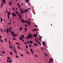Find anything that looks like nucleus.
<instances>
[{
	"mask_svg": "<svg viewBox=\"0 0 63 63\" xmlns=\"http://www.w3.org/2000/svg\"><path fill=\"white\" fill-rule=\"evenodd\" d=\"M26 10H25V9L23 10V11H24V12H25V13H26V12H28V11H29L27 9H26Z\"/></svg>",
	"mask_w": 63,
	"mask_h": 63,
	"instance_id": "0eeeda50",
	"label": "nucleus"
},
{
	"mask_svg": "<svg viewBox=\"0 0 63 63\" xmlns=\"http://www.w3.org/2000/svg\"><path fill=\"white\" fill-rule=\"evenodd\" d=\"M22 41H23V42H24V39H22Z\"/></svg>",
	"mask_w": 63,
	"mask_h": 63,
	"instance_id": "774afa93",
	"label": "nucleus"
},
{
	"mask_svg": "<svg viewBox=\"0 0 63 63\" xmlns=\"http://www.w3.org/2000/svg\"><path fill=\"white\" fill-rule=\"evenodd\" d=\"M19 17H21V15H20V14H18V15Z\"/></svg>",
	"mask_w": 63,
	"mask_h": 63,
	"instance_id": "4468645a",
	"label": "nucleus"
},
{
	"mask_svg": "<svg viewBox=\"0 0 63 63\" xmlns=\"http://www.w3.org/2000/svg\"><path fill=\"white\" fill-rule=\"evenodd\" d=\"M34 45L35 46H38V44H36V43H34Z\"/></svg>",
	"mask_w": 63,
	"mask_h": 63,
	"instance_id": "a878e982",
	"label": "nucleus"
},
{
	"mask_svg": "<svg viewBox=\"0 0 63 63\" xmlns=\"http://www.w3.org/2000/svg\"><path fill=\"white\" fill-rule=\"evenodd\" d=\"M11 4H12V1H10L9 3L10 6H11Z\"/></svg>",
	"mask_w": 63,
	"mask_h": 63,
	"instance_id": "393cba45",
	"label": "nucleus"
},
{
	"mask_svg": "<svg viewBox=\"0 0 63 63\" xmlns=\"http://www.w3.org/2000/svg\"><path fill=\"white\" fill-rule=\"evenodd\" d=\"M5 41L6 42H7V39H5Z\"/></svg>",
	"mask_w": 63,
	"mask_h": 63,
	"instance_id": "09e8293b",
	"label": "nucleus"
},
{
	"mask_svg": "<svg viewBox=\"0 0 63 63\" xmlns=\"http://www.w3.org/2000/svg\"><path fill=\"white\" fill-rule=\"evenodd\" d=\"M36 27H38V26L37 25H34Z\"/></svg>",
	"mask_w": 63,
	"mask_h": 63,
	"instance_id": "37998d69",
	"label": "nucleus"
},
{
	"mask_svg": "<svg viewBox=\"0 0 63 63\" xmlns=\"http://www.w3.org/2000/svg\"><path fill=\"white\" fill-rule=\"evenodd\" d=\"M16 43L17 44V45H18L19 44V43H18V42H16Z\"/></svg>",
	"mask_w": 63,
	"mask_h": 63,
	"instance_id": "e2e57ef3",
	"label": "nucleus"
},
{
	"mask_svg": "<svg viewBox=\"0 0 63 63\" xmlns=\"http://www.w3.org/2000/svg\"><path fill=\"white\" fill-rule=\"evenodd\" d=\"M10 15H11V12H9L7 13V16L8 17V18L9 20H10V16H9Z\"/></svg>",
	"mask_w": 63,
	"mask_h": 63,
	"instance_id": "7ed1b4c3",
	"label": "nucleus"
},
{
	"mask_svg": "<svg viewBox=\"0 0 63 63\" xmlns=\"http://www.w3.org/2000/svg\"><path fill=\"white\" fill-rule=\"evenodd\" d=\"M44 53L45 55H46V56H47V55L46 53L45 52Z\"/></svg>",
	"mask_w": 63,
	"mask_h": 63,
	"instance_id": "412c9836",
	"label": "nucleus"
},
{
	"mask_svg": "<svg viewBox=\"0 0 63 63\" xmlns=\"http://www.w3.org/2000/svg\"><path fill=\"white\" fill-rule=\"evenodd\" d=\"M15 13H16V15H18V14H19L18 13V12L16 11Z\"/></svg>",
	"mask_w": 63,
	"mask_h": 63,
	"instance_id": "a211bd4d",
	"label": "nucleus"
},
{
	"mask_svg": "<svg viewBox=\"0 0 63 63\" xmlns=\"http://www.w3.org/2000/svg\"><path fill=\"white\" fill-rule=\"evenodd\" d=\"M29 46L30 47H31V45L30 44L29 45Z\"/></svg>",
	"mask_w": 63,
	"mask_h": 63,
	"instance_id": "a19ab883",
	"label": "nucleus"
},
{
	"mask_svg": "<svg viewBox=\"0 0 63 63\" xmlns=\"http://www.w3.org/2000/svg\"><path fill=\"white\" fill-rule=\"evenodd\" d=\"M21 37H23V38H24V36L23 35H21Z\"/></svg>",
	"mask_w": 63,
	"mask_h": 63,
	"instance_id": "c85d7f7f",
	"label": "nucleus"
},
{
	"mask_svg": "<svg viewBox=\"0 0 63 63\" xmlns=\"http://www.w3.org/2000/svg\"><path fill=\"white\" fill-rule=\"evenodd\" d=\"M17 47V48H19V49H20V47H19V46H18Z\"/></svg>",
	"mask_w": 63,
	"mask_h": 63,
	"instance_id": "cd10ccee",
	"label": "nucleus"
},
{
	"mask_svg": "<svg viewBox=\"0 0 63 63\" xmlns=\"http://www.w3.org/2000/svg\"><path fill=\"white\" fill-rule=\"evenodd\" d=\"M23 37H19V39H20V40H22L23 39Z\"/></svg>",
	"mask_w": 63,
	"mask_h": 63,
	"instance_id": "f8f14e48",
	"label": "nucleus"
},
{
	"mask_svg": "<svg viewBox=\"0 0 63 63\" xmlns=\"http://www.w3.org/2000/svg\"><path fill=\"white\" fill-rule=\"evenodd\" d=\"M0 31L2 32V33H3V32L2 31V29H0Z\"/></svg>",
	"mask_w": 63,
	"mask_h": 63,
	"instance_id": "8fccbe9b",
	"label": "nucleus"
},
{
	"mask_svg": "<svg viewBox=\"0 0 63 63\" xmlns=\"http://www.w3.org/2000/svg\"><path fill=\"white\" fill-rule=\"evenodd\" d=\"M21 56H22V57H23V54H21Z\"/></svg>",
	"mask_w": 63,
	"mask_h": 63,
	"instance_id": "79ce46f5",
	"label": "nucleus"
},
{
	"mask_svg": "<svg viewBox=\"0 0 63 63\" xmlns=\"http://www.w3.org/2000/svg\"><path fill=\"white\" fill-rule=\"evenodd\" d=\"M36 30H37V29H35V30H33V31H36ZM32 31H33V30H32Z\"/></svg>",
	"mask_w": 63,
	"mask_h": 63,
	"instance_id": "2f4dec72",
	"label": "nucleus"
},
{
	"mask_svg": "<svg viewBox=\"0 0 63 63\" xmlns=\"http://www.w3.org/2000/svg\"><path fill=\"white\" fill-rule=\"evenodd\" d=\"M35 56H36V57H38V56H37L36 55H35Z\"/></svg>",
	"mask_w": 63,
	"mask_h": 63,
	"instance_id": "69168bd1",
	"label": "nucleus"
},
{
	"mask_svg": "<svg viewBox=\"0 0 63 63\" xmlns=\"http://www.w3.org/2000/svg\"><path fill=\"white\" fill-rule=\"evenodd\" d=\"M6 31V32L7 34H8L9 33V29L7 28V29L6 30H5Z\"/></svg>",
	"mask_w": 63,
	"mask_h": 63,
	"instance_id": "6e6552de",
	"label": "nucleus"
},
{
	"mask_svg": "<svg viewBox=\"0 0 63 63\" xmlns=\"http://www.w3.org/2000/svg\"><path fill=\"white\" fill-rule=\"evenodd\" d=\"M3 4L4 5L6 3V0H2V1L1 2V6L2 7L3 6Z\"/></svg>",
	"mask_w": 63,
	"mask_h": 63,
	"instance_id": "f257e3e1",
	"label": "nucleus"
},
{
	"mask_svg": "<svg viewBox=\"0 0 63 63\" xmlns=\"http://www.w3.org/2000/svg\"><path fill=\"white\" fill-rule=\"evenodd\" d=\"M21 21H22V22H23L24 23L25 22H26V21H24V20H23Z\"/></svg>",
	"mask_w": 63,
	"mask_h": 63,
	"instance_id": "f3484780",
	"label": "nucleus"
},
{
	"mask_svg": "<svg viewBox=\"0 0 63 63\" xmlns=\"http://www.w3.org/2000/svg\"><path fill=\"white\" fill-rule=\"evenodd\" d=\"M8 24H9V25H11V22H10V23H8Z\"/></svg>",
	"mask_w": 63,
	"mask_h": 63,
	"instance_id": "c9c22d12",
	"label": "nucleus"
},
{
	"mask_svg": "<svg viewBox=\"0 0 63 63\" xmlns=\"http://www.w3.org/2000/svg\"><path fill=\"white\" fill-rule=\"evenodd\" d=\"M25 26V27H27V25H26V24Z\"/></svg>",
	"mask_w": 63,
	"mask_h": 63,
	"instance_id": "3c124183",
	"label": "nucleus"
},
{
	"mask_svg": "<svg viewBox=\"0 0 63 63\" xmlns=\"http://www.w3.org/2000/svg\"><path fill=\"white\" fill-rule=\"evenodd\" d=\"M29 36V35L28 36V39H30V36Z\"/></svg>",
	"mask_w": 63,
	"mask_h": 63,
	"instance_id": "5701e85b",
	"label": "nucleus"
},
{
	"mask_svg": "<svg viewBox=\"0 0 63 63\" xmlns=\"http://www.w3.org/2000/svg\"><path fill=\"white\" fill-rule=\"evenodd\" d=\"M7 59H8L9 60L11 59V58H9V57H7Z\"/></svg>",
	"mask_w": 63,
	"mask_h": 63,
	"instance_id": "7c9ffc66",
	"label": "nucleus"
},
{
	"mask_svg": "<svg viewBox=\"0 0 63 63\" xmlns=\"http://www.w3.org/2000/svg\"><path fill=\"white\" fill-rule=\"evenodd\" d=\"M6 13H8V10H6Z\"/></svg>",
	"mask_w": 63,
	"mask_h": 63,
	"instance_id": "603ef678",
	"label": "nucleus"
},
{
	"mask_svg": "<svg viewBox=\"0 0 63 63\" xmlns=\"http://www.w3.org/2000/svg\"><path fill=\"white\" fill-rule=\"evenodd\" d=\"M42 43L43 45H44L45 46L46 45H45V44H46V43L45 42H44L43 41L42 42Z\"/></svg>",
	"mask_w": 63,
	"mask_h": 63,
	"instance_id": "9d476101",
	"label": "nucleus"
},
{
	"mask_svg": "<svg viewBox=\"0 0 63 63\" xmlns=\"http://www.w3.org/2000/svg\"><path fill=\"white\" fill-rule=\"evenodd\" d=\"M23 4V3H21V5L22 6Z\"/></svg>",
	"mask_w": 63,
	"mask_h": 63,
	"instance_id": "0e129e2a",
	"label": "nucleus"
},
{
	"mask_svg": "<svg viewBox=\"0 0 63 63\" xmlns=\"http://www.w3.org/2000/svg\"><path fill=\"white\" fill-rule=\"evenodd\" d=\"M29 0H26V2H28Z\"/></svg>",
	"mask_w": 63,
	"mask_h": 63,
	"instance_id": "58836bf2",
	"label": "nucleus"
},
{
	"mask_svg": "<svg viewBox=\"0 0 63 63\" xmlns=\"http://www.w3.org/2000/svg\"><path fill=\"white\" fill-rule=\"evenodd\" d=\"M2 53H3V54H5V52H4V51H2Z\"/></svg>",
	"mask_w": 63,
	"mask_h": 63,
	"instance_id": "49530a36",
	"label": "nucleus"
},
{
	"mask_svg": "<svg viewBox=\"0 0 63 63\" xmlns=\"http://www.w3.org/2000/svg\"><path fill=\"white\" fill-rule=\"evenodd\" d=\"M28 36H30V37H31V38H33V37L32 36V35H31V33H29V34L28 35Z\"/></svg>",
	"mask_w": 63,
	"mask_h": 63,
	"instance_id": "1a4fd4ad",
	"label": "nucleus"
},
{
	"mask_svg": "<svg viewBox=\"0 0 63 63\" xmlns=\"http://www.w3.org/2000/svg\"><path fill=\"white\" fill-rule=\"evenodd\" d=\"M40 36V38H39V41L41 42V41H42V40L41 39V36H40V35H39Z\"/></svg>",
	"mask_w": 63,
	"mask_h": 63,
	"instance_id": "dca6fc26",
	"label": "nucleus"
},
{
	"mask_svg": "<svg viewBox=\"0 0 63 63\" xmlns=\"http://www.w3.org/2000/svg\"><path fill=\"white\" fill-rule=\"evenodd\" d=\"M38 35V34H34L32 35V36H34V37H37V35Z\"/></svg>",
	"mask_w": 63,
	"mask_h": 63,
	"instance_id": "9b49d317",
	"label": "nucleus"
},
{
	"mask_svg": "<svg viewBox=\"0 0 63 63\" xmlns=\"http://www.w3.org/2000/svg\"><path fill=\"white\" fill-rule=\"evenodd\" d=\"M0 20H1V23H2V22L3 21V20L2 19V18H0Z\"/></svg>",
	"mask_w": 63,
	"mask_h": 63,
	"instance_id": "2eb2a0df",
	"label": "nucleus"
},
{
	"mask_svg": "<svg viewBox=\"0 0 63 63\" xmlns=\"http://www.w3.org/2000/svg\"><path fill=\"white\" fill-rule=\"evenodd\" d=\"M53 59H50V60L51 61H52Z\"/></svg>",
	"mask_w": 63,
	"mask_h": 63,
	"instance_id": "c03bdc74",
	"label": "nucleus"
},
{
	"mask_svg": "<svg viewBox=\"0 0 63 63\" xmlns=\"http://www.w3.org/2000/svg\"><path fill=\"white\" fill-rule=\"evenodd\" d=\"M13 40H16V39H15V38H13Z\"/></svg>",
	"mask_w": 63,
	"mask_h": 63,
	"instance_id": "6e6d98bb",
	"label": "nucleus"
},
{
	"mask_svg": "<svg viewBox=\"0 0 63 63\" xmlns=\"http://www.w3.org/2000/svg\"><path fill=\"white\" fill-rule=\"evenodd\" d=\"M35 41H36V42L39 45H41V44L40 43V42H39V41H37V40L36 39H35Z\"/></svg>",
	"mask_w": 63,
	"mask_h": 63,
	"instance_id": "39448f33",
	"label": "nucleus"
},
{
	"mask_svg": "<svg viewBox=\"0 0 63 63\" xmlns=\"http://www.w3.org/2000/svg\"><path fill=\"white\" fill-rule=\"evenodd\" d=\"M37 39L38 41H39V38H37Z\"/></svg>",
	"mask_w": 63,
	"mask_h": 63,
	"instance_id": "052dcab7",
	"label": "nucleus"
},
{
	"mask_svg": "<svg viewBox=\"0 0 63 63\" xmlns=\"http://www.w3.org/2000/svg\"><path fill=\"white\" fill-rule=\"evenodd\" d=\"M16 57H17V58H18V56H17V55H16Z\"/></svg>",
	"mask_w": 63,
	"mask_h": 63,
	"instance_id": "de8ad7c7",
	"label": "nucleus"
},
{
	"mask_svg": "<svg viewBox=\"0 0 63 63\" xmlns=\"http://www.w3.org/2000/svg\"><path fill=\"white\" fill-rule=\"evenodd\" d=\"M31 51L32 53H33V50L31 48H30Z\"/></svg>",
	"mask_w": 63,
	"mask_h": 63,
	"instance_id": "ddd939ff",
	"label": "nucleus"
},
{
	"mask_svg": "<svg viewBox=\"0 0 63 63\" xmlns=\"http://www.w3.org/2000/svg\"><path fill=\"white\" fill-rule=\"evenodd\" d=\"M11 33L12 34L13 36L14 37H15V36H16L18 35H17V34H15V33H14V32H11Z\"/></svg>",
	"mask_w": 63,
	"mask_h": 63,
	"instance_id": "f03ea898",
	"label": "nucleus"
},
{
	"mask_svg": "<svg viewBox=\"0 0 63 63\" xmlns=\"http://www.w3.org/2000/svg\"><path fill=\"white\" fill-rule=\"evenodd\" d=\"M24 44H27V43H26V42H24Z\"/></svg>",
	"mask_w": 63,
	"mask_h": 63,
	"instance_id": "338daca9",
	"label": "nucleus"
},
{
	"mask_svg": "<svg viewBox=\"0 0 63 63\" xmlns=\"http://www.w3.org/2000/svg\"><path fill=\"white\" fill-rule=\"evenodd\" d=\"M25 32H26V31L27 30V28H25Z\"/></svg>",
	"mask_w": 63,
	"mask_h": 63,
	"instance_id": "c756f323",
	"label": "nucleus"
},
{
	"mask_svg": "<svg viewBox=\"0 0 63 63\" xmlns=\"http://www.w3.org/2000/svg\"><path fill=\"white\" fill-rule=\"evenodd\" d=\"M14 51H16V49H15V47H14Z\"/></svg>",
	"mask_w": 63,
	"mask_h": 63,
	"instance_id": "4c0bfd02",
	"label": "nucleus"
},
{
	"mask_svg": "<svg viewBox=\"0 0 63 63\" xmlns=\"http://www.w3.org/2000/svg\"><path fill=\"white\" fill-rule=\"evenodd\" d=\"M10 48H11V49H12L13 48V47L11 45V46H10Z\"/></svg>",
	"mask_w": 63,
	"mask_h": 63,
	"instance_id": "4be33fe9",
	"label": "nucleus"
},
{
	"mask_svg": "<svg viewBox=\"0 0 63 63\" xmlns=\"http://www.w3.org/2000/svg\"><path fill=\"white\" fill-rule=\"evenodd\" d=\"M21 12H21V14H23L24 13V12H23V10L21 11Z\"/></svg>",
	"mask_w": 63,
	"mask_h": 63,
	"instance_id": "aec40b11",
	"label": "nucleus"
},
{
	"mask_svg": "<svg viewBox=\"0 0 63 63\" xmlns=\"http://www.w3.org/2000/svg\"><path fill=\"white\" fill-rule=\"evenodd\" d=\"M12 10H15V8H12Z\"/></svg>",
	"mask_w": 63,
	"mask_h": 63,
	"instance_id": "864d4df0",
	"label": "nucleus"
},
{
	"mask_svg": "<svg viewBox=\"0 0 63 63\" xmlns=\"http://www.w3.org/2000/svg\"><path fill=\"white\" fill-rule=\"evenodd\" d=\"M26 23H27L28 24V25H29V26H30V25L31 24V23H30V22H28L27 20L26 21Z\"/></svg>",
	"mask_w": 63,
	"mask_h": 63,
	"instance_id": "20e7f679",
	"label": "nucleus"
},
{
	"mask_svg": "<svg viewBox=\"0 0 63 63\" xmlns=\"http://www.w3.org/2000/svg\"><path fill=\"white\" fill-rule=\"evenodd\" d=\"M19 18L20 19L21 21H22L23 20L21 18V17H19Z\"/></svg>",
	"mask_w": 63,
	"mask_h": 63,
	"instance_id": "473e14b6",
	"label": "nucleus"
},
{
	"mask_svg": "<svg viewBox=\"0 0 63 63\" xmlns=\"http://www.w3.org/2000/svg\"><path fill=\"white\" fill-rule=\"evenodd\" d=\"M29 42L30 43H31V44H33V42H32L31 41H30Z\"/></svg>",
	"mask_w": 63,
	"mask_h": 63,
	"instance_id": "6ab92c4d",
	"label": "nucleus"
},
{
	"mask_svg": "<svg viewBox=\"0 0 63 63\" xmlns=\"http://www.w3.org/2000/svg\"><path fill=\"white\" fill-rule=\"evenodd\" d=\"M10 54H11V55H13V54H12V52H10Z\"/></svg>",
	"mask_w": 63,
	"mask_h": 63,
	"instance_id": "ea45409f",
	"label": "nucleus"
},
{
	"mask_svg": "<svg viewBox=\"0 0 63 63\" xmlns=\"http://www.w3.org/2000/svg\"><path fill=\"white\" fill-rule=\"evenodd\" d=\"M20 11H21L23 10H22V9H20Z\"/></svg>",
	"mask_w": 63,
	"mask_h": 63,
	"instance_id": "bf43d9fd",
	"label": "nucleus"
},
{
	"mask_svg": "<svg viewBox=\"0 0 63 63\" xmlns=\"http://www.w3.org/2000/svg\"><path fill=\"white\" fill-rule=\"evenodd\" d=\"M6 62H9V60H7V61H6Z\"/></svg>",
	"mask_w": 63,
	"mask_h": 63,
	"instance_id": "5fc2aeb1",
	"label": "nucleus"
},
{
	"mask_svg": "<svg viewBox=\"0 0 63 63\" xmlns=\"http://www.w3.org/2000/svg\"><path fill=\"white\" fill-rule=\"evenodd\" d=\"M19 29L20 30H21H21L22 29V27L20 28Z\"/></svg>",
	"mask_w": 63,
	"mask_h": 63,
	"instance_id": "bb28decb",
	"label": "nucleus"
},
{
	"mask_svg": "<svg viewBox=\"0 0 63 63\" xmlns=\"http://www.w3.org/2000/svg\"><path fill=\"white\" fill-rule=\"evenodd\" d=\"M9 44L10 45H11V42H10V41L9 40Z\"/></svg>",
	"mask_w": 63,
	"mask_h": 63,
	"instance_id": "f704fd0d",
	"label": "nucleus"
},
{
	"mask_svg": "<svg viewBox=\"0 0 63 63\" xmlns=\"http://www.w3.org/2000/svg\"><path fill=\"white\" fill-rule=\"evenodd\" d=\"M11 14L12 16H16V13H11Z\"/></svg>",
	"mask_w": 63,
	"mask_h": 63,
	"instance_id": "423d86ee",
	"label": "nucleus"
},
{
	"mask_svg": "<svg viewBox=\"0 0 63 63\" xmlns=\"http://www.w3.org/2000/svg\"><path fill=\"white\" fill-rule=\"evenodd\" d=\"M9 62H10V63H11L12 62V60H10L9 61Z\"/></svg>",
	"mask_w": 63,
	"mask_h": 63,
	"instance_id": "e433bc0d",
	"label": "nucleus"
},
{
	"mask_svg": "<svg viewBox=\"0 0 63 63\" xmlns=\"http://www.w3.org/2000/svg\"><path fill=\"white\" fill-rule=\"evenodd\" d=\"M27 53H28V54H29V52H28V51H27Z\"/></svg>",
	"mask_w": 63,
	"mask_h": 63,
	"instance_id": "a18cd8bd",
	"label": "nucleus"
},
{
	"mask_svg": "<svg viewBox=\"0 0 63 63\" xmlns=\"http://www.w3.org/2000/svg\"><path fill=\"white\" fill-rule=\"evenodd\" d=\"M26 48H28V45H27L26 46Z\"/></svg>",
	"mask_w": 63,
	"mask_h": 63,
	"instance_id": "72a5a7b5",
	"label": "nucleus"
},
{
	"mask_svg": "<svg viewBox=\"0 0 63 63\" xmlns=\"http://www.w3.org/2000/svg\"><path fill=\"white\" fill-rule=\"evenodd\" d=\"M15 52L16 54H17V53L16 52V51H15Z\"/></svg>",
	"mask_w": 63,
	"mask_h": 63,
	"instance_id": "4d7b16f0",
	"label": "nucleus"
},
{
	"mask_svg": "<svg viewBox=\"0 0 63 63\" xmlns=\"http://www.w3.org/2000/svg\"><path fill=\"white\" fill-rule=\"evenodd\" d=\"M18 6V7L19 8H21V6L20 5V4H19Z\"/></svg>",
	"mask_w": 63,
	"mask_h": 63,
	"instance_id": "b1692460",
	"label": "nucleus"
},
{
	"mask_svg": "<svg viewBox=\"0 0 63 63\" xmlns=\"http://www.w3.org/2000/svg\"><path fill=\"white\" fill-rule=\"evenodd\" d=\"M1 43H2V42H3V41L2 40H1Z\"/></svg>",
	"mask_w": 63,
	"mask_h": 63,
	"instance_id": "680f3d73",
	"label": "nucleus"
},
{
	"mask_svg": "<svg viewBox=\"0 0 63 63\" xmlns=\"http://www.w3.org/2000/svg\"><path fill=\"white\" fill-rule=\"evenodd\" d=\"M17 5L18 6L19 5V3H17Z\"/></svg>",
	"mask_w": 63,
	"mask_h": 63,
	"instance_id": "13d9d810",
	"label": "nucleus"
}]
</instances>
